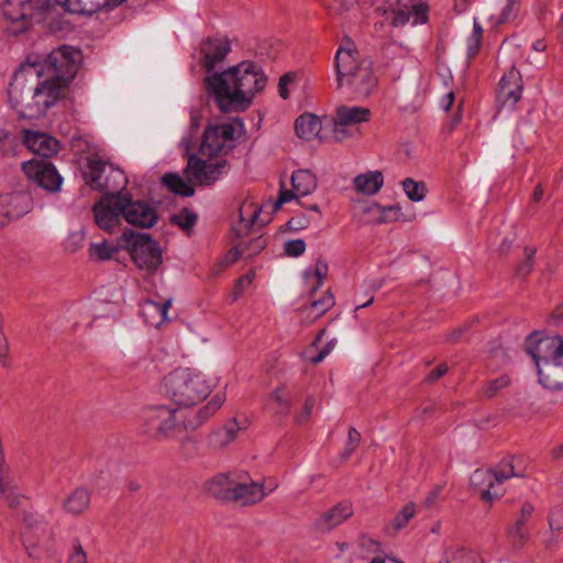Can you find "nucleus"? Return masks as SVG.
<instances>
[{
  "label": "nucleus",
  "instance_id": "33",
  "mask_svg": "<svg viewBox=\"0 0 563 563\" xmlns=\"http://www.w3.org/2000/svg\"><path fill=\"white\" fill-rule=\"evenodd\" d=\"M163 184L174 194L183 197H191L195 189L188 185L178 174L167 173L163 176Z\"/></svg>",
  "mask_w": 563,
  "mask_h": 563
},
{
  "label": "nucleus",
  "instance_id": "51",
  "mask_svg": "<svg viewBox=\"0 0 563 563\" xmlns=\"http://www.w3.org/2000/svg\"><path fill=\"white\" fill-rule=\"evenodd\" d=\"M361 442V434L355 428H350L347 433V441L344 448L343 455L345 459L350 457Z\"/></svg>",
  "mask_w": 563,
  "mask_h": 563
},
{
  "label": "nucleus",
  "instance_id": "1",
  "mask_svg": "<svg viewBox=\"0 0 563 563\" xmlns=\"http://www.w3.org/2000/svg\"><path fill=\"white\" fill-rule=\"evenodd\" d=\"M243 126V121L235 119L228 123L207 128L203 132L198 155L188 154V162L185 168L188 180L199 185L213 184L218 179L220 168L223 165L220 163L210 164L208 161L225 155L233 148L235 139L241 134Z\"/></svg>",
  "mask_w": 563,
  "mask_h": 563
},
{
  "label": "nucleus",
  "instance_id": "40",
  "mask_svg": "<svg viewBox=\"0 0 563 563\" xmlns=\"http://www.w3.org/2000/svg\"><path fill=\"white\" fill-rule=\"evenodd\" d=\"M89 256L93 260L106 261L118 252V247L103 241L101 243H91L89 246Z\"/></svg>",
  "mask_w": 563,
  "mask_h": 563
},
{
  "label": "nucleus",
  "instance_id": "39",
  "mask_svg": "<svg viewBox=\"0 0 563 563\" xmlns=\"http://www.w3.org/2000/svg\"><path fill=\"white\" fill-rule=\"evenodd\" d=\"M402 189L411 201H421L424 199L427 194L424 183L416 181L412 178H406L402 180Z\"/></svg>",
  "mask_w": 563,
  "mask_h": 563
},
{
  "label": "nucleus",
  "instance_id": "62",
  "mask_svg": "<svg viewBox=\"0 0 563 563\" xmlns=\"http://www.w3.org/2000/svg\"><path fill=\"white\" fill-rule=\"evenodd\" d=\"M322 5L334 12H341L344 7V0H320Z\"/></svg>",
  "mask_w": 563,
  "mask_h": 563
},
{
  "label": "nucleus",
  "instance_id": "49",
  "mask_svg": "<svg viewBox=\"0 0 563 563\" xmlns=\"http://www.w3.org/2000/svg\"><path fill=\"white\" fill-rule=\"evenodd\" d=\"M67 563H87V553L78 538L73 540L71 552Z\"/></svg>",
  "mask_w": 563,
  "mask_h": 563
},
{
  "label": "nucleus",
  "instance_id": "7",
  "mask_svg": "<svg viewBox=\"0 0 563 563\" xmlns=\"http://www.w3.org/2000/svg\"><path fill=\"white\" fill-rule=\"evenodd\" d=\"M292 189H287L283 180H280L279 195L274 202L268 201L261 207H255V210L249 219V238L253 234V228L257 225L263 228L268 224L273 219V213L280 209L284 203H287L299 197H305L312 194L318 187L317 177L309 169L295 170L290 177Z\"/></svg>",
  "mask_w": 563,
  "mask_h": 563
},
{
  "label": "nucleus",
  "instance_id": "50",
  "mask_svg": "<svg viewBox=\"0 0 563 563\" xmlns=\"http://www.w3.org/2000/svg\"><path fill=\"white\" fill-rule=\"evenodd\" d=\"M358 547L363 552V556L367 554H376L380 551V543L367 536H362L358 540Z\"/></svg>",
  "mask_w": 563,
  "mask_h": 563
},
{
  "label": "nucleus",
  "instance_id": "34",
  "mask_svg": "<svg viewBox=\"0 0 563 563\" xmlns=\"http://www.w3.org/2000/svg\"><path fill=\"white\" fill-rule=\"evenodd\" d=\"M249 78H253V87L249 90V106L252 103V98L254 93L262 92L267 85V76L265 75L263 68L256 63L249 62Z\"/></svg>",
  "mask_w": 563,
  "mask_h": 563
},
{
  "label": "nucleus",
  "instance_id": "12",
  "mask_svg": "<svg viewBox=\"0 0 563 563\" xmlns=\"http://www.w3.org/2000/svg\"><path fill=\"white\" fill-rule=\"evenodd\" d=\"M125 247L137 267L154 272L162 263V251L148 234L125 230L121 235Z\"/></svg>",
  "mask_w": 563,
  "mask_h": 563
},
{
  "label": "nucleus",
  "instance_id": "18",
  "mask_svg": "<svg viewBox=\"0 0 563 563\" xmlns=\"http://www.w3.org/2000/svg\"><path fill=\"white\" fill-rule=\"evenodd\" d=\"M106 198L97 202L93 208V216L98 227L104 231L112 232L121 221L122 213L118 211L121 202L120 192L108 195Z\"/></svg>",
  "mask_w": 563,
  "mask_h": 563
},
{
  "label": "nucleus",
  "instance_id": "38",
  "mask_svg": "<svg viewBox=\"0 0 563 563\" xmlns=\"http://www.w3.org/2000/svg\"><path fill=\"white\" fill-rule=\"evenodd\" d=\"M197 219L198 217L192 210L185 208L180 212L173 214L170 217V222L179 227L183 231L189 233L196 224Z\"/></svg>",
  "mask_w": 563,
  "mask_h": 563
},
{
  "label": "nucleus",
  "instance_id": "44",
  "mask_svg": "<svg viewBox=\"0 0 563 563\" xmlns=\"http://www.w3.org/2000/svg\"><path fill=\"white\" fill-rule=\"evenodd\" d=\"M19 141L9 131L0 129V157H8L15 155V150Z\"/></svg>",
  "mask_w": 563,
  "mask_h": 563
},
{
  "label": "nucleus",
  "instance_id": "47",
  "mask_svg": "<svg viewBox=\"0 0 563 563\" xmlns=\"http://www.w3.org/2000/svg\"><path fill=\"white\" fill-rule=\"evenodd\" d=\"M536 253H537V250L533 247L525 249L526 258L522 263L519 264V266L517 268V274L519 276L526 277L531 273V271L533 268V260H534Z\"/></svg>",
  "mask_w": 563,
  "mask_h": 563
},
{
  "label": "nucleus",
  "instance_id": "2",
  "mask_svg": "<svg viewBox=\"0 0 563 563\" xmlns=\"http://www.w3.org/2000/svg\"><path fill=\"white\" fill-rule=\"evenodd\" d=\"M8 93L11 107L21 118L26 119L42 117L62 98L58 88L41 79V71L34 65L14 73Z\"/></svg>",
  "mask_w": 563,
  "mask_h": 563
},
{
  "label": "nucleus",
  "instance_id": "3",
  "mask_svg": "<svg viewBox=\"0 0 563 563\" xmlns=\"http://www.w3.org/2000/svg\"><path fill=\"white\" fill-rule=\"evenodd\" d=\"M224 400V395L216 394L192 418H181L180 411L170 406L148 407L142 413L141 430L143 434L156 441L169 439L184 429H196L201 426L221 408Z\"/></svg>",
  "mask_w": 563,
  "mask_h": 563
},
{
  "label": "nucleus",
  "instance_id": "28",
  "mask_svg": "<svg viewBox=\"0 0 563 563\" xmlns=\"http://www.w3.org/2000/svg\"><path fill=\"white\" fill-rule=\"evenodd\" d=\"M91 499V493L85 487H77L70 494H68L63 500V509L73 516H79L84 514Z\"/></svg>",
  "mask_w": 563,
  "mask_h": 563
},
{
  "label": "nucleus",
  "instance_id": "46",
  "mask_svg": "<svg viewBox=\"0 0 563 563\" xmlns=\"http://www.w3.org/2000/svg\"><path fill=\"white\" fill-rule=\"evenodd\" d=\"M520 7L521 0H507L498 16V23H508L514 21L520 11Z\"/></svg>",
  "mask_w": 563,
  "mask_h": 563
},
{
  "label": "nucleus",
  "instance_id": "42",
  "mask_svg": "<svg viewBox=\"0 0 563 563\" xmlns=\"http://www.w3.org/2000/svg\"><path fill=\"white\" fill-rule=\"evenodd\" d=\"M335 303L334 296L328 291L320 299L313 300L309 306V313L314 317H322Z\"/></svg>",
  "mask_w": 563,
  "mask_h": 563
},
{
  "label": "nucleus",
  "instance_id": "64",
  "mask_svg": "<svg viewBox=\"0 0 563 563\" xmlns=\"http://www.w3.org/2000/svg\"><path fill=\"white\" fill-rule=\"evenodd\" d=\"M454 99H455V95L453 91H450L448 92L441 100V108L444 110V111H450V109L452 108L453 106V102H454Z\"/></svg>",
  "mask_w": 563,
  "mask_h": 563
},
{
  "label": "nucleus",
  "instance_id": "36",
  "mask_svg": "<svg viewBox=\"0 0 563 563\" xmlns=\"http://www.w3.org/2000/svg\"><path fill=\"white\" fill-rule=\"evenodd\" d=\"M277 487L275 481H263L261 483H249V504L260 503L266 495L274 492Z\"/></svg>",
  "mask_w": 563,
  "mask_h": 563
},
{
  "label": "nucleus",
  "instance_id": "21",
  "mask_svg": "<svg viewBox=\"0 0 563 563\" xmlns=\"http://www.w3.org/2000/svg\"><path fill=\"white\" fill-rule=\"evenodd\" d=\"M23 144L33 153L44 158L55 155L59 151V142L42 132L23 130Z\"/></svg>",
  "mask_w": 563,
  "mask_h": 563
},
{
  "label": "nucleus",
  "instance_id": "6",
  "mask_svg": "<svg viewBox=\"0 0 563 563\" xmlns=\"http://www.w3.org/2000/svg\"><path fill=\"white\" fill-rule=\"evenodd\" d=\"M164 394L180 408L196 406L211 393V384L203 374L189 368H177L164 378Z\"/></svg>",
  "mask_w": 563,
  "mask_h": 563
},
{
  "label": "nucleus",
  "instance_id": "48",
  "mask_svg": "<svg viewBox=\"0 0 563 563\" xmlns=\"http://www.w3.org/2000/svg\"><path fill=\"white\" fill-rule=\"evenodd\" d=\"M510 383V379L507 375H503L494 380L487 383L484 394L487 397H494L500 389L507 387Z\"/></svg>",
  "mask_w": 563,
  "mask_h": 563
},
{
  "label": "nucleus",
  "instance_id": "61",
  "mask_svg": "<svg viewBox=\"0 0 563 563\" xmlns=\"http://www.w3.org/2000/svg\"><path fill=\"white\" fill-rule=\"evenodd\" d=\"M441 486H437L427 495L423 501L426 507H433L437 504L441 494Z\"/></svg>",
  "mask_w": 563,
  "mask_h": 563
},
{
  "label": "nucleus",
  "instance_id": "60",
  "mask_svg": "<svg viewBox=\"0 0 563 563\" xmlns=\"http://www.w3.org/2000/svg\"><path fill=\"white\" fill-rule=\"evenodd\" d=\"M241 255L242 251L238 246H234L225 254V256L222 260V263L225 266H229L235 263Z\"/></svg>",
  "mask_w": 563,
  "mask_h": 563
},
{
  "label": "nucleus",
  "instance_id": "16",
  "mask_svg": "<svg viewBox=\"0 0 563 563\" xmlns=\"http://www.w3.org/2000/svg\"><path fill=\"white\" fill-rule=\"evenodd\" d=\"M32 209V198L24 191L0 195V229L10 224Z\"/></svg>",
  "mask_w": 563,
  "mask_h": 563
},
{
  "label": "nucleus",
  "instance_id": "4",
  "mask_svg": "<svg viewBox=\"0 0 563 563\" xmlns=\"http://www.w3.org/2000/svg\"><path fill=\"white\" fill-rule=\"evenodd\" d=\"M338 88L356 97L369 96L377 85L373 62L354 47H339L335 54Z\"/></svg>",
  "mask_w": 563,
  "mask_h": 563
},
{
  "label": "nucleus",
  "instance_id": "56",
  "mask_svg": "<svg viewBox=\"0 0 563 563\" xmlns=\"http://www.w3.org/2000/svg\"><path fill=\"white\" fill-rule=\"evenodd\" d=\"M313 407H314V398L311 396L307 397L302 411L296 418L297 423L307 422L311 415Z\"/></svg>",
  "mask_w": 563,
  "mask_h": 563
},
{
  "label": "nucleus",
  "instance_id": "52",
  "mask_svg": "<svg viewBox=\"0 0 563 563\" xmlns=\"http://www.w3.org/2000/svg\"><path fill=\"white\" fill-rule=\"evenodd\" d=\"M297 75L295 73H287L279 78L278 95L282 99L289 98V86L295 82Z\"/></svg>",
  "mask_w": 563,
  "mask_h": 563
},
{
  "label": "nucleus",
  "instance_id": "55",
  "mask_svg": "<svg viewBox=\"0 0 563 563\" xmlns=\"http://www.w3.org/2000/svg\"><path fill=\"white\" fill-rule=\"evenodd\" d=\"M169 307H170V300H166L161 303L152 301V300H147L143 305V312H145L146 309L153 308L157 314H159L161 317H166L167 312L169 310Z\"/></svg>",
  "mask_w": 563,
  "mask_h": 563
},
{
  "label": "nucleus",
  "instance_id": "27",
  "mask_svg": "<svg viewBox=\"0 0 563 563\" xmlns=\"http://www.w3.org/2000/svg\"><path fill=\"white\" fill-rule=\"evenodd\" d=\"M321 126L322 123L319 117L312 113H303L296 119L295 122V131L298 137L312 141L314 139H320V141H324L321 136Z\"/></svg>",
  "mask_w": 563,
  "mask_h": 563
},
{
  "label": "nucleus",
  "instance_id": "35",
  "mask_svg": "<svg viewBox=\"0 0 563 563\" xmlns=\"http://www.w3.org/2000/svg\"><path fill=\"white\" fill-rule=\"evenodd\" d=\"M295 398V393L291 388L280 386L272 394V401L276 405V410L279 413H287L290 410Z\"/></svg>",
  "mask_w": 563,
  "mask_h": 563
},
{
  "label": "nucleus",
  "instance_id": "26",
  "mask_svg": "<svg viewBox=\"0 0 563 563\" xmlns=\"http://www.w3.org/2000/svg\"><path fill=\"white\" fill-rule=\"evenodd\" d=\"M372 112L368 108L360 106H341L335 111L339 125H350L358 129L357 125L371 120Z\"/></svg>",
  "mask_w": 563,
  "mask_h": 563
},
{
  "label": "nucleus",
  "instance_id": "11",
  "mask_svg": "<svg viewBox=\"0 0 563 563\" xmlns=\"http://www.w3.org/2000/svg\"><path fill=\"white\" fill-rule=\"evenodd\" d=\"M84 179L92 189L102 191L106 195L120 192L128 184V178L121 169L115 168L97 154L87 157Z\"/></svg>",
  "mask_w": 563,
  "mask_h": 563
},
{
  "label": "nucleus",
  "instance_id": "58",
  "mask_svg": "<svg viewBox=\"0 0 563 563\" xmlns=\"http://www.w3.org/2000/svg\"><path fill=\"white\" fill-rule=\"evenodd\" d=\"M482 46V37L470 35L467 40V56L474 58L479 52Z\"/></svg>",
  "mask_w": 563,
  "mask_h": 563
},
{
  "label": "nucleus",
  "instance_id": "22",
  "mask_svg": "<svg viewBox=\"0 0 563 563\" xmlns=\"http://www.w3.org/2000/svg\"><path fill=\"white\" fill-rule=\"evenodd\" d=\"M397 8L393 10L391 23L394 26H402L412 19V24L424 23L427 21V10L422 4L415 0H396Z\"/></svg>",
  "mask_w": 563,
  "mask_h": 563
},
{
  "label": "nucleus",
  "instance_id": "45",
  "mask_svg": "<svg viewBox=\"0 0 563 563\" xmlns=\"http://www.w3.org/2000/svg\"><path fill=\"white\" fill-rule=\"evenodd\" d=\"M360 134V129H353L350 125H339V121L333 119L332 139L334 142L342 143Z\"/></svg>",
  "mask_w": 563,
  "mask_h": 563
},
{
  "label": "nucleus",
  "instance_id": "25",
  "mask_svg": "<svg viewBox=\"0 0 563 563\" xmlns=\"http://www.w3.org/2000/svg\"><path fill=\"white\" fill-rule=\"evenodd\" d=\"M353 515L352 504L342 501L322 514L318 520V526L322 530H332L340 526Z\"/></svg>",
  "mask_w": 563,
  "mask_h": 563
},
{
  "label": "nucleus",
  "instance_id": "8",
  "mask_svg": "<svg viewBox=\"0 0 563 563\" xmlns=\"http://www.w3.org/2000/svg\"><path fill=\"white\" fill-rule=\"evenodd\" d=\"M81 52L71 46L63 45L52 51L42 65H35L43 79L53 88H58L62 98L65 96L68 85L75 78L81 64Z\"/></svg>",
  "mask_w": 563,
  "mask_h": 563
},
{
  "label": "nucleus",
  "instance_id": "13",
  "mask_svg": "<svg viewBox=\"0 0 563 563\" xmlns=\"http://www.w3.org/2000/svg\"><path fill=\"white\" fill-rule=\"evenodd\" d=\"M34 0H4L0 5V29L9 35L24 33L31 26Z\"/></svg>",
  "mask_w": 563,
  "mask_h": 563
},
{
  "label": "nucleus",
  "instance_id": "23",
  "mask_svg": "<svg viewBox=\"0 0 563 563\" xmlns=\"http://www.w3.org/2000/svg\"><path fill=\"white\" fill-rule=\"evenodd\" d=\"M230 52L228 40L209 38L203 42L201 53L203 55L202 66L207 71H211L218 63L222 62Z\"/></svg>",
  "mask_w": 563,
  "mask_h": 563
},
{
  "label": "nucleus",
  "instance_id": "37",
  "mask_svg": "<svg viewBox=\"0 0 563 563\" xmlns=\"http://www.w3.org/2000/svg\"><path fill=\"white\" fill-rule=\"evenodd\" d=\"M282 47L278 41L273 38H263L257 41L254 47V54L261 59H273Z\"/></svg>",
  "mask_w": 563,
  "mask_h": 563
},
{
  "label": "nucleus",
  "instance_id": "20",
  "mask_svg": "<svg viewBox=\"0 0 563 563\" xmlns=\"http://www.w3.org/2000/svg\"><path fill=\"white\" fill-rule=\"evenodd\" d=\"M470 481L473 490L484 501H492L503 494L493 470L478 468L471 475Z\"/></svg>",
  "mask_w": 563,
  "mask_h": 563
},
{
  "label": "nucleus",
  "instance_id": "59",
  "mask_svg": "<svg viewBox=\"0 0 563 563\" xmlns=\"http://www.w3.org/2000/svg\"><path fill=\"white\" fill-rule=\"evenodd\" d=\"M449 367L445 363H442L440 364L435 369H433L428 376H427V382L429 383H433L435 382L437 379L441 378L442 376H444L448 372Z\"/></svg>",
  "mask_w": 563,
  "mask_h": 563
},
{
  "label": "nucleus",
  "instance_id": "9",
  "mask_svg": "<svg viewBox=\"0 0 563 563\" xmlns=\"http://www.w3.org/2000/svg\"><path fill=\"white\" fill-rule=\"evenodd\" d=\"M243 62L220 74H213L206 78V88L222 112H231L243 109L246 100L242 90L243 76L240 75Z\"/></svg>",
  "mask_w": 563,
  "mask_h": 563
},
{
  "label": "nucleus",
  "instance_id": "29",
  "mask_svg": "<svg viewBox=\"0 0 563 563\" xmlns=\"http://www.w3.org/2000/svg\"><path fill=\"white\" fill-rule=\"evenodd\" d=\"M533 512V506L529 503L522 505L520 516L516 520L515 525L508 529V537L511 539L515 547H522L528 538L529 533L525 529V525L530 519Z\"/></svg>",
  "mask_w": 563,
  "mask_h": 563
},
{
  "label": "nucleus",
  "instance_id": "31",
  "mask_svg": "<svg viewBox=\"0 0 563 563\" xmlns=\"http://www.w3.org/2000/svg\"><path fill=\"white\" fill-rule=\"evenodd\" d=\"M384 184V176L379 170L360 174L354 178L357 191L372 196L379 191Z\"/></svg>",
  "mask_w": 563,
  "mask_h": 563
},
{
  "label": "nucleus",
  "instance_id": "15",
  "mask_svg": "<svg viewBox=\"0 0 563 563\" xmlns=\"http://www.w3.org/2000/svg\"><path fill=\"white\" fill-rule=\"evenodd\" d=\"M22 169L29 179L46 191L56 192L60 189L63 178L51 162L32 159L23 163Z\"/></svg>",
  "mask_w": 563,
  "mask_h": 563
},
{
  "label": "nucleus",
  "instance_id": "24",
  "mask_svg": "<svg viewBox=\"0 0 563 563\" xmlns=\"http://www.w3.org/2000/svg\"><path fill=\"white\" fill-rule=\"evenodd\" d=\"M241 427L236 419L230 420L227 424L213 430L208 435V445L214 451H221L231 444L238 437Z\"/></svg>",
  "mask_w": 563,
  "mask_h": 563
},
{
  "label": "nucleus",
  "instance_id": "32",
  "mask_svg": "<svg viewBox=\"0 0 563 563\" xmlns=\"http://www.w3.org/2000/svg\"><path fill=\"white\" fill-rule=\"evenodd\" d=\"M444 555L445 563H483L477 552L464 547H451Z\"/></svg>",
  "mask_w": 563,
  "mask_h": 563
},
{
  "label": "nucleus",
  "instance_id": "41",
  "mask_svg": "<svg viewBox=\"0 0 563 563\" xmlns=\"http://www.w3.org/2000/svg\"><path fill=\"white\" fill-rule=\"evenodd\" d=\"M328 272H329L328 262L324 258L319 257V258H317V261L314 263L313 269L308 268L305 271V277L307 279H309L310 277H316L317 284L313 286V289H317L323 285V282L325 280V278L328 276Z\"/></svg>",
  "mask_w": 563,
  "mask_h": 563
},
{
  "label": "nucleus",
  "instance_id": "54",
  "mask_svg": "<svg viewBox=\"0 0 563 563\" xmlns=\"http://www.w3.org/2000/svg\"><path fill=\"white\" fill-rule=\"evenodd\" d=\"M306 243L301 239L290 240L285 244V253L289 256L297 257L305 253Z\"/></svg>",
  "mask_w": 563,
  "mask_h": 563
},
{
  "label": "nucleus",
  "instance_id": "57",
  "mask_svg": "<svg viewBox=\"0 0 563 563\" xmlns=\"http://www.w3.org/2000/svg\"><path fill=\"white\" fill-rule=\"evenodd\" d=\"M266 246V239L263 234H260L258 236L252 239V241H249V255L250 254H258L262 252Z\"/></svg>",
  "mask_w": 563,
  "mask_h": 563
},
{
  "label": "nucleus",
  "instance_id": "10",
  "mask_svg": "<svg viewBox=\"0 0 563 563\" xmlns=\"http://www.w3.org/2000/svg\"><path fill=\"white\" fill-rule=\"evenodd\" d=\"M202 492L208 498L221 505L241 503L244 506L246 482L243 479V472L230 470L216 473L203 482Z\"/></svg>",
  "mask_w": 563,
  "mask_h": 563
},
{
  "label": "nucleus",
  "instance_id": "5",
  "mask_svg": "<svg viewBox=\"0 0 563 563\" xmlns=\"http://www.w3.org/2000/svg\"><path fill=\"white\" fill-rule=\"evenodd\" d=\"M526 350L536 363L539 382L549 389L563 388V338L533 332Z\"/></svg>",
  "mask_w": 563,
  "mask_h": 563
},
{
  "label": "nucleus",
  "instance_id": "53",
  "mask_svg": "<svg viewBox=\"0 0 563 563\" xmlns=\"http://www.w3.org/2000/svg\"><path fill=\"white\" fill-rule=\"evenodd\" d=\"M312 219L305 213L294 216L288 222L287 227L291 231H300L308 228Z\"/></svg>",
  "mask_w": 563,
  "mask_h": 563
},
{
  "label": "nucleus",
  "instance_id": "30",
  "mask_svg": "<svg viewBox=\"0 0 563 563\" xmlns=\"http://www.w3.org/2000/svg\"><path fill=\"white\" fill-rule=\"evenodd\" d=\"M496 475L497 484L500 485L503 482L511 477H525L526 467L521 457H510L501 461L498 466L493 470Z\"/></svg>",
  "mask_w": 563,
  "mask_h": 563
},
{
  "label": "nucleus",
  "instance_id": "17",
  "mask_svg": "<svg viewBox=\"0 0 563 563\" xmlns=\"http://www.w3.org/2000/svg\"><path fill=\"white\" fill-rule=\"evenodd\" d=\"M522 90V76L520 71L512 65L499 80L497 101L503 108L514 109L518 101L521 99Z\"/></svg>",
  "mask_w": 563,
  "mask_h": 563
},
{
  "label": "nucleus",
  "instance_id": "14",
  "mask_svg": "<svg viewBox=\"0 0 563 563\" xmlns=\"http://www.w3.org/2000/svg\"><path fill=\"white\" fill-rule=\"evenodd\" d=\"M121 205L118 211H121L123 219L135 227L152 228L158 220V214L154 207L142 200H133L129 192L122 194Z\"/></svg>",
  "mask_w": 563,
  "mask_h": 563
},
{
  "label": "nucleus",
  "instance_id": "19",
  "mask_svg": "<svg viewBox=\"0 0 563 563\" xmlns=\"http://www.w3.org/2000/svg\"><path fill=\"white\" fill-rule=\"evenodd\" d=\"M13 509L21 511V519L25 525V531L22 534V539L26 550H29L31 545H34L31 541L32 532H35L37 538H44L48 534L47 522L42 515L32 511L29 499L23 506H19Z\"/></svg>",
  "mask_w": 563,
  "mask_h": 563
},
{
  "label": "nucleus",
  "instance_id": "63",
  "mask_svg": "<svg viewBox=\"0 0 563 563\" xmlns=\"http://www.w3.org/2000/svg\"><path fill=\"white\" fill-rule=\"evenodd\" d=\"M244 289H245V286H244V276L240 277L235 285H234V288H233V291H232V298L233 300H236L238 298H240L243 292H244Z\"/></svg>",
  "mask_w": 563,
  "mask_h": 563
},
{
  "label": "nucleus",
  "instance_id": "43",
  "mask_svg": "<svg viewBox=\"0 0 563 563\" xmlns=\"http://www.w3.org/2000/svg\"><path fill=\"white\" fill-rule=\"evenodd\" d=\"M416 515V505L406 504L394 517L391 526L396 531L404 529Z\"/></svg>",
  "mask_w": 563,
  "mask_h": 563
}]
</instances>
